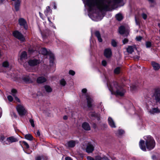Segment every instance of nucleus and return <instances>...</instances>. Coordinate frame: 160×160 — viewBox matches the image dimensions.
Here are the masks:
<instances>
[{
  "label": "nucleus",
  "mask_w": 160,
  "mask_h": 160,
  "mask_svg": "<svg viewBox=\"0 0 160 160\" xmlns=\"http://www.w3.org/2000/svg\"><path fill=\"white\" fill-rule=\"evenodd\" d=\"M122 0H86L85 5L89 8V10L92 11L96 9L100 11L109 10L117 3H119Z\"/></svg>",
  "instance_id": "obj_1"
},
{
  "label": "nucleus",
  "mask_w": 160,
  "mask_h": 160,
  "mask_svg": "<svg viewBox=\"0 0 160 160\" xmlns=\"http://www.w3.org/2000/svg\"><path fill=\"white\" fill-rule=\"evenodd\" d=\"M145 140V142L143 140H141L139 142V146L140 149L143 151H146V148L150 150L154 148L155 146V142L153 138L150 136H145L144 137Z\"/></svg>",
  "instance_id": "obj_2"
},
{
  "label": "nucleus",
  "mask_w": 160,
  "mask_h": 160,
  "mask_svg": "<svg viewBox=\"0 0 160 160\" xmlns=\"http://www.w3.org/2000/svg\"><path fill=\"white\" fill-rule=\"evenodd\" d=\"M107 85L112 94L122 96L125 93V90L122 87L118 86L117 82H113L111 84L108 82Z\"/></svg>",
  "instance_id": "obj_3"
},
{
  "label": "nucleus",
  "mask_w": 160,
  "mask_h": 160,
  "mask_svg": "<svg viewBox=\"0 0 160 160\" xmlns=\"http://www.w3.org/2000/svg\"><path fill=\"white\" fill-rule=\"evenodd\" d=\"M37 78V76L32 73L28 75L23 76L22 78V80L26 83H32Z\"/></svg>",
  "instance_id": "obj_4"
},
{
  "label": "nucleus",
  "mask_w": 160,
  "mask_h": 160,
  "mask_svg": "<svg viewBox=\"0 0 160 160\" xmlns=\"http://www.w3.org/2000/svg\"><path fill=\"white\" fill-rule=\"evenodd\" d=\"M82 93L85 94L87 101V106L89 108H91L93 106V100L90 96L87 93V89L83 88L82 89Z\"/></svg>",
  "instance_id": "obj_5"
},
{
  "label": "nucleus",
  "mask_w": 160,
  "mask_h": 160,
  "mask_svg": "<svg viewBox=\"0 0 160 160\" xmlns=\"http://www.w3.org/2000/svg\"><path fill=\"white\" fill-rule=\"evenodd\" d=\"M16 109L19 115L21 116L25 115L27 113V110L22 104L17 105Z\"/></svg>",
  "instance_id": "obj_6"
},
{
  "label": "nucleus",
  "mask_w": 160,
  "mask_h": 160,
  "mask_svg": "<svg viewBox=\"0 0 160 160\" xmlns=\"http://www.w3.org/2000/svg\"><path fill=\"white\" fill-rule=\"evenodd\" d=\"M152 97L156 101V102L160 103V88H158L155 89L154 92L152 96Z\"/></svg>",
  "instance_id": "obj_7"
},
{
  "label": "nucleus",
  "mask_w": 160,
  "mask_h": 160,
  "mask_svg": "<svg viewBox=\"0 0 160 160\" xmlns=\"http://www.w3.org/2000/svg\"><path fill=\"white\" fill-rule=\"evenodd\" d=\"M18 141V139L13 136H10L6 138L5 141L3 142L4 144L9 145L11 143Z\"/></svg>",
  "instance_id": "obj_8"
},
{
  "label": "nucleus",
  "mask_w": 160,
  "mask_h": 160,
  "mask_svg": "<svg viewBox=\"0 0 160 160\" xmlns=\"http://www.w3.org/2000/svg\"><path fill=\"white\" fill-rule=\"evenodd\" d=\"M13 35L15 38L21 42H24L25 40V38L22 34L18 31H14L13 32Z\"/></svg>",
  "instance_id": "obj_9"
},
{
  "label": "nucleus",
  "mask_w": 160,
  "mask_h": 160,
  "mask_svg": "<svg viewBox=\"0 0 160 160\" xmlns=\"http://www.w3.org/2000/svg\"><path fill=\"white\" fill-rule=\"evenodd\" d=\"M52 11L50 9L49 6H47L46 7V10L44 11V13L46 16L47 17L48 20L49 22V24H52V22L50 20V18L49 16L52 14Z\"/></svg>",
  "instance_id": "obj_10"
},
{
  "label": "nucleus",
  "mask_w": 160,
  "mask_h": 160,
  "mask_svg": "<svg viewBox=\"0 0 160 160\" xmlns=\"http://www.w3.org/2000/svg\"><path fill=\"white\" fill-rule=\"evenodd\" d=\"M18 22L20 26L23 27L25 29L28 28V25L26 20L22 18L18 19Z\"/></svg>",
  "instance_id": "obj_11"
},
{
  "label": "nucleus",
  "mask_w": 160,
  "mask_h": 160,
  "mask_svg": "<svg viewBox=\"0 0 160 160\" xmlns=\"http://www.w3.org/2000/svg\"><path fill=\"white\" fill-rule=\"evenodd\" d=\"M94 147L93 145L90 143H88L87 145L86 151L88 153H92L93 151Z\"/></svg>",
  "instance_id": "obj_12"
},
{
  "label": "nucleus",
  "mask_w": 160,
  "mask_h": 160,
  "mask_svg": "<svg viewBox=\"0 0 160 160\" xmlns=\"http://www.w3.org/2000/svg\"><path fill=\"white\" fill-rule=\"evenodd\" d=\"M40 62L39 60L36 59H31L28 61L29 65L31 66H36L39 64Z\"/></svg>",
  "instance_id": "obj_13"
},
{
  "label": "nucleus",
  "mask_w": 160,
  "mask_h": 160,
  "mask_svg": "<svg viewBox=\"0 0 160 160\" xmlns=\"http://www.w3.org/2000/svg\"><path fill=\"white\" fill-rule=\"evenodd\" d=\"M119 32L121 34H125L126 36L129 34L128 30H126L125 27L123 26H121L119 28Z\"/></svg>",
  "instance_id": "obj_14"
},
{
  "label": "nucleus",
  "mask_w": 160,
  "mask_h": 160,
  "mask_svg": "<svg viewBox=\"0 0 160 160\" xmlns=\"http://www.w3.org/2000/svg\"><path fill=\"white\" fill-rule=\"evenodd\" d=\"M27 54L26 52H22L19 58L18 59V61L20 63H22V61L23 59L27 58Z\"/></svg>",
  "instance_id": "obj_15"
},
{
  "label": "nucleus",
  "mask_w": 160,
  "mask_h": 160,
  "mask_svg": "<svg viewBox=\"0 0 160 160\" xmlns=\"http://www.w3.org/2000/svg\"><path fill=\"white\" fill-rule=\"evenodd\" d=\"M104 54L105 56L107 58H110L112 54L111 49L109 48L105 49Z\"/></svg>",
  "instance_id": "obj_16"
},
{
  "label": "nucleus",
  "mask_w": 160,
  "mask_h": 160,
  "mask_svg": "<svg viewBox=\"0 0 160 160\" xmlns=\"http://www.w3.org/2000/svg\"><path fill=\"white\" fill-rule=\"evenodd\" d=\"M108 122L109 125L112 128H115L116 127L115 122L111 117H108Z\"/></svg>",
  "instance_id": "obj_17"
},
{
  "label": "nucleus",
  "mask_w": 160,
  "mask_h": 160,
  "mask_svg": "<svg viewBox=\"0 0 160 160\" xmlns=\"http://www.w3.org/2000/svg\"><path fill=\"white\" fill-rule=\"evenodd\" d=\"M136 49V48L135 46H129L127 48V51L128 53L131 54Z\"/></svg>",
  "instance_id": "obj_18"
},
{
  "label": "nucleus",
  "mask_w": 160,
  "mask_h": 160,
  "mask_svg": "<svg viewBox=\"0 0 160 160\" xmlns=\"http://www.w3.org/2000/svg\"><path fill=\"white\" fill-rule=\"evenodd\" d=\"M21 1L20 0H17L15 2L14 8L16 11H17L19 10Z\"/></svg>",
  "instance_id": "obj_19"
},
{
  "label": "nucleus",
  "mask_w": 160,
  "mask_h": 160,
  "mask_svg": "<svg viewBox=\"0 0 160 160\" xmlns=\"http://www.w3.org/2000/svg\"><path fill=\"white\" fill-rule=\"evenodd\" d=\"M89 116L90 118H92L94 117L97 118V119L99 120L100 119L99 115L97 114L95 112H91L89 113Z\"/></svg>",
  "instance_id": "obj_20"
},
{
  "label": "nucleus",
  "mask_w": 160,
  "mask_h": 160,
  "mask_svg": "<svg viewBox=\"0 0 160 160\" xmlns=\"http://www.w3.org/2000/svg\"><path fill=\"white\" fill-rule=\"evenodd\" d=\"M46 81V78L43 77H40L37 78V82L38 83H42Z\"/></svg>",
  "instance_id": "obj_21"
},
{
  "label": "nucleus",
  "mask_w": 160,
  "mask_h": 160,
  "mask_svg": "<svg viewBox=\"0 0 160 160\" xmlns=\"http://www.w3.org/2000/svg\"><path fill=\"white\" fill-rule=\"evenodd\" d=\"M76 143V141L71 140L68 142L67 145L69 148H73L75 146Z\"/></svg>",
  "instance_id": "obj_22"
},
{
  "label": "nucleus",
  "mask_w": 160,
  "mask_h": 160,
  "mask_svg": "<svg viewBox=\"0 0 160 160\" xmlns=\"http://www.w3.org/2000/svg\"><path fill=\"white\" fill-rule=\"evenodd\" d=\"M82 128L86 130H90V127L88 123L86 122L83 123L82 125Z\"/></svg>",
  "instance_id": "obj_23"
},
{
  "label": "nucleus",
  "mask_w": 160,
  "mask_h": 160,
  "mask_svg": "<svg viewBox=\"0 0 160 160\" xmlns=\"http://www.w3.org/2000/svg\"><path fill=\"white\" fill-rule=\"evenodd\" d=\"M160 112V110L158 108H153L152 109L149 111V112L151 114H154L156 113H158Z\"/></svg>",
  "instance_id": "obj_24"
},
{
  "label": "nucleus",
  "mask_w": 160,
  "mask_h": 160,
  "mask_svg": "<svg viewBox=\"0 0 160 160\" xmlns=\"http://www.w3.org/2000/svg\"><path fill=\"white\" fill-rule=\"evenodd\" d=\"M152 64L154 69L155 70H158L160 68V65L158 63L154 62H152Z\"/></svg>",
  "instance_id": "obj_25"
},
{
  "label": "nucleus",
  "mask_w": 160,
  "mask_h": 160,
  "mask_svg": "<svg viewBox=\"0 0 160 160\" xmlns=\"http://www.w3.org/2000/svg\"><path fill=\"white\" fill-rule=\"evenodd\" d=\"M96 36L99 42H102V41L101 36L100 34L98 31H96L95 33Z\"/></svg>",
  "instance_id": "obj_26"
},
{
  "label": "nucleus",
  "mask_w": 160,
  "mask_h": 160,
  "mask_svg": "<svg viewBox=\"0 0 160 160\" xmlns=\"http://www.w3.org/2000/svg\"><path fill=\"white\" fill-rule=\"evenodd\" d=\"M153 160H160V154L156 153L152 157Z\"/></svg>",
  "instance_id": "obj_27"
},
{
  "label": "nucleus",
  "mask_w": 160,
  "mask_h": 160,
  "mask_svg": "<svg viewBox=\"0 0 160 160\" xmlns=\"http://www.w3.org/2000/svg\"><path fill=\"white\" fill-rule=\"evenodd\" d=\"M97 160H109L106 157L104 156L101 157L100 156H98L96 157Z\"/></svg>",
  "instance_id": "obj_28"
},
{
  "label": "nucleus",
  "mask_w": 160,
  "mask_h": 160,
  "mask_svg": "<svg viewBox=\"0 0 160 160\" xmlns=\"http://www.w3.org/2000/svg\"><path fill=\"white\" fill-rule=\"evenodd\" d=\"M44 88L45 90L47 92H51L52 91V89L51 87L48 85H45L44 87Z\"/></svg>",
  "instance_id": "obj_29"
},
{
  "label": "nucleus",
  "mask_w": 160,
  "mask_h": 160,
  "mask_svg": "<svg viewBox=\"0 0 160 160\" xmlns=\"http://www.w3.org/2000/svg\"><path fill=\"white\" fill-rule=\"evenodd\" d=\"M25 138L28 140L31 141L33 139V137L31 134H27L25 136Z\"/></svg>",
  "instance_id": "obj_30"
},
{
  "label": "nucleus",
  "mask_w": 160,
  "mask_h": 160,
  "mask_svg": "<svg viewBox=\"0 0 160 160\" xmlns=\"http://www.w3.org/2000/svg\"><path fill=\"white\" fill-rule=\"evenodd\" d=\"M48 158L46 156H42L41 157L38 156L36 158V160H41L42 159L43 160H47L48 159Z\"/></svg>",
  "instance_id": "obj_31"
},
{
  "label": "nucleus",
  "mask_w": 160,
  "mask_h": 160,
  "mask_svg": "<svg viewBox=\"0 0 160 160\" xmlns=\"http://www.w3.org/2000/svg\"><path fill=\"white\" fill-rule=\"evenodd\" d=\"M41 52L44 55H47L48 54V52L45 48H42Z\"/></svg>",
  "instance_id": "obj_32"
},
{
  "label": "nucleus",
  "mask_w": 160,
  "mask_h": 160,
  "mask_svg": "<svg viewBox=\"0 0 160 160\" xmlns=\"http://www.w3.org/2000/svg\"><path fill=\"white\" fill-rule=\"evenodd\" d=\"M116 18L118 21H121L122 18V15L120 14H117L116 16Z\"/></svg>",
  "instance_id": "obj_33"
},
{
  "label": "nucleus",
  "mask_w": 160,
  "mask_h": 160,
  "mask_svg": "<svg viewBox=\"0 0 160 160\" xmlns=\"http://www.w3.org/2000/svg\"><path fill=\"white\" fill-rule=\"evenodd\" d=\"M60 84L63 86H65L66 84V82L64 79L61 80L60 81Z\"/></svg>",
  "instance_id": "obj_34"
},
{
  "label": "nucleus",
  "mask_w": 160,
  "mask_h": 160,
  "mask_svg": "<svg viewBox=\"0 0 160 160\" xmlns=\"http://www.w3.org/2000/svg\"><path fill=\"white\" fill-rule=\"evenodd\" d=\"M152 42L150 41H147L146 42V47L147 48H150L152 46Z\"/></svg>",
  "instance_id": "obj_35"
},
{
  "label": "nucleus",
  "mask_w": 160,
  "mask_h": 160,
  "mask_svg": "<svg viewBox=\"0 0 160 160\" xmlns=\"http://www.w3.org/2000/svg\"><path fill=\"white\" fill-rule=\"evenodd\" d=\"M11 92L12 95L14 96H16V94L17 93V91L15 89H12L11 90Z\"/></svg>",
  "instance_id": "obj_36"
},
{
  "label": "nucleus",
  "mask_w": 160,
  "mask_h": 160,
  "mask_svg": "<svg viewBox=\"0 0 160 160\" xmlns=\"http://www.w3.org/2000/svg\"><path fill=\"white\" fill-rule=\"evenodd\" d=\"M120 68L119 67H117L114 70V72L115 73L118 74L120 72Z\"/></svg>",
  "instance_id": "obj_37"
},
{
  "label": "nucleus",
  "mask_w": 160,
  "mask_h": 160,
  "mask_svg": "<svg viewBox=\"0 0 160 160\" xmlns=\"http://www.w3.org/2000/svg\"><path fill=\"white\" fill-rule=\"evenodd\" d=\"M50 62H52L53 63V60L54 59V56L53 54H50Z\"/></svg>",
  "instance_id": "obj_38"
},
{
  "label": "nucleus",
  "mask_w": 160,
  "mask_h": 160,
  "mask_svg": "<svg viewBox=\"0 0 160 160\" xmlns=\"http://www.w3.org/2000/svg\"><path fill=\"white\" fill-rule=\"evenodd\" d=\"M2 65L4 67H8L9 66V63L7 61H6L3 62Z\"/></svg>",
  "instance_id": "obj_39"
},
{
  "label": "nucleus",
  "mask_w": 160,
  "mask_h": 160,
  "mask_svg": "<svg viewBox=\"0 0 160 160\" xmlns=\"http://www.w3.org/2000/svg\"><path fill=\"white\" fill-rule=\"evenodd\" d=\"M135 23L136 25H139L140 24V21L139 19L135 17Z\"/></svg>",
  "instance_id": "obj_40"
},
{
  "label": "nucleus",
  "mask_w": 160,
  "mask_h": 160,
  "mask_svg": "<svg viewBox=\"0 0 160 160\" xmlns=\"http://www.w3.org/2000/svg\"><path fill=\"white\" fill-rule=\"evenodd\" d=\"M29 122L32 126L33 127H34L35 125L34 124V120L32 119H30L29 120Z\"/></svg>",
  "instance_id": "obj_41"
},
{
  "label": "nucleus",
  "mask_w": 160,
  "mask_h": 160,
  "mask_svg": "<svg viewBox=\"0 0 160 160\" xmlns=\"http://www.w3.org/2000/svg\"><path fill=\"white\" fill-rule=\"evenodd\" d=\"M112 45L114 47H115L117 46V43L114 40H112Z\"/></svg>",
  "instance_id": "obj_42"
},
{
  "label": "nucleus",
  "mask_w": 160,
  "mask_h": 160,
  "mask_svg": "<svg viewBox=\"0 0 160 160\" xmlns=\"http://www.w3.org/2000/svg\"><path fill=\"white\" fill-rule=\"evenodd\" d=\"M8 100L10 102H12L13 100V98L12 97L11 95H9L7 97Z\"/></svg>",
  "instance_id": "obj_43"
},
{
  "label": "nucleus",
  "mask_w": 160,
  "mask_h": 160,
  "mask_svg": "<svg viewBox=\"0 0 160 160\" xmlns=\"http://www.w3.org/2000/svg\"><path fill=\"white\" fill-rule=\"evenodd\" d=\"M69 73L70 75L73 76L75 74V72L72 70H70L69 72Z\"/></svg>",
  "instance_id": "obj_44"
},
{
  "label": "nucleus",
  "mask_w": 160,
  "mask_h": 160,
  "mask_svg": "<svg viewBox=\"0 0 160 160\" xmlns=\"http://www.w3.org/2000/svg\"><path fill=\"white\" fill-rule=\"evenodd\" d=\"M23 143L26 147L27 148H28L29 147V145L25 141H23L22 142Z\"/></svg>",
  "instance_id": "obj_45"
},
{
  "label": "nucleus",
  "mask_w": 160,
  "mask_h": 160,
  "mask_svg": "<svg viewBox=\"0 0 160 160\" xmlns=\"http://www.w3.org/2000/svg\"><path fill=\"white\" fill-rule=\"evenodd\" d=\"M102 64L103 66L105 67L107 65V62L105 60H103L102 62Z\"/></svg>",
  "instance_id": "obj_46"
},
{
  "label": "nucleus",
  "mask_w": 160,
  "mask_h": 160,
  "mask_svg": "<svg viewBox=\"0 0 160 160\" xmlns=\"http://www.w3.org/2000/svg\"><path fill=\"white\" fill-rule=\"evenodd\" d=\"M96 158V157L95 158ZM87 159L88 160H97L96 159H95L93 158L91 156H88L87 157Z\"/></svg>",
  "instance_id": "obj_47"
},
{
  "label": "nucleus",
  "mask_w": 160,
  "mask_h": 160,
  "mask_svg": "<svg viewBox=\"0 0 160 160\" xmlns=\"http://www.w3.org/2000/svg\"><path fill=\"white\" fill-rule=\"evenodd\" d=\"M5 139V137L3 136H2L1 137H0V140L2 141H3Z\"/></svg>",
  "instance_id": "obj_48"
},
{
  "label": "nucleus",
  "mask_w": 160,
  "mask_h": 160,
  "mask_svg": "<svg viewBox=\"0 0 160 160\" xmlns=\"http://www.w3.org/2000/svg\"><path fill=\"white\" fill-rule=\"evenodd\" d=\"M142 18L144 19H146L147 18V15L144 13H143L142 14Z\"/></svg>",
  "instance_id": "obj_49"
},
{
  "label": "nucleus",
  "mask_w": 160,
  "mask_h": 160,
  "mask_svg": "<svg viewBox=\"0 0 160 160\" xmlns=\"http://www.w3.org/2000/svg\"><path fill=\"white\" fill-rule=\"evenodd\" d=\"M142 37L140 36H137L136 38V39L138 41H140L142 39Z\"/></svg>",
  "instance_id": "obj_50"
},
{
  "label": "nucleus",
  "mask_w": 160,
  "mask_h": 160,
  "mask_svg": "<svg viewBox=\"0 0 160 160\" xmlns=\"http://www.w3.org/2000/svg\"><path fill=\"white\" fill-rule=\"evenodd\" d=\"M118 134L121 135L124 132V131L122 130H119L118 131Z\"/></svg>",
  "instance_id": "obj_51"
},
{
  "label": "nucleus",
  "mask_w": 160,
  "mask_h": 160,
  "mask_svg": "<svg viewBox=\"0 0 160 160\" xmlns=\"http://www.w3.org/2000/svg\"><path fill=\"white\" fill-rule=\"evenodd\" d=\"M122 41L123 43L124 44H125L128 42V40L127 38H125Z\"/></svg>",
  "instance_id": "obj_52"
},
{
  "label": "nucleus",
  "mask_w": 160,
  "mask_h": 160,
  "mask_svg": "<svg viewBox=\"0 0 160 160\" xmlns=\"http://www.w3.org/2000/svg\"><path fill=\"white\" fill-rule=\"evenodd\" d=\"M15 97V100L17 101L18 102H20V99L17 97L16 96H15V97Z\"/></svg>",
  "instance_id": "obj_53"
},
{
  "label": "nucleus",
  "mask_w": 160,
  "mask_h": 160,
  "mask_svg": "<svg viewBox=\"0 0 160 160\" xmlns=\"http://www.w3.org/2000/svg\"><path fill=\"white\" fill-rule=\"evenodd\" d=\"M35 51L34 50H32L31 49H29V51L30 52V53H32L34 51Z\"/></svg>",
  "instance_id": "obj_54"
},
{
  "label": "nucleus",
  "mask_w": 160,
  "mask_h": 160,
  "mask_svg": "<svg viewBox=\"0 0 160 160\" xmlns=\"http://www.w3.org/2000/svg\"><path fill=\"white\" fill-rule=\"evenodd\" d=\"M37 135L38 136H39L40 135V132H39V131H38L37 132Z\"/></svg>",
  "instance_id": "obj_55"
},
{
  "label": "nucleus",
  "mask_w": 160,
  "mask_h": 160,
  "mask_svg": "<svg viewBox=\"0 0 160 160\" xmlns=\"http://www.w3.org/2000/svg\"><path fill=\"white\" fill-rule=\"evenodd\" d=\"M65 160H72L71 158L69 157H66L65 158Z\"/></svg>",
  "instance_id": "obj_56"
},
{
  "label": "nucleus",
  "mask_w": 160,
  "mask_h": 160,
  "mask_svg": "<svg viewBox=\"0 0 160 160\" xmlns=\"http://www.w3.org/2000/svg\"><path fill=\"white\" fill-rule=\"evenodd\" d=\"M63 118L64 120H67L68 119V117L67 116H64L63 117Z\"/></svg>",
  "instance_id": "obj_57"
},
{
  "label": "nucleus",
  "mask_w": 160,
  "mask_h": 160,
  "mask_svg": "<svg viewBox=\"0 0 160 160\" xmlns=\"http://www.w3.org/2000/svg\"><path fill=\"white\" fill-rule=\"evenodd\" d=\"M39 15H40V17L42 18L43 20V18L42 17V13H41V12H39Z\"/></svg>",
  "instance_id": "obj_58"
},
{
  "label": "nucleus",
  "mask_w": 160,
  "mask_h": 160,
  "mask_svg": "<svg viewBox=\"0 0 160 160\" xmlns=\"http://www.w3.org/2000/svg\"><path fill=\"white\" fill-rule=\"evenodd\" d=\"M12 115L15 118H16L17 117V115H16L15 114V113H14V112H13L12 113Z\"/></svg>",
  "instance_id": "obj_59"
},
{
  "label": "nucleus",
  "mask_w": 160,
  "mask_h": 160,
  "mask_svg": "<svg viewBox=\"0 0 160 160\" xmlns=\"http://www.w3.org/2000/svg\"><path fill=\"white\" fill-rule=\"evenodd\" d=\"M131 88L133 89H135V86H134V85H132V86H131Z\"/></svg>",
  "instance_id": "obj_60"
},
{
  "label": "nucleus",
  "mask_w": 160,
  "mask_h": 160,
  "mask_svg": "<svg viewBox=\"0 0 160 160\" xmlns=\"http://www.w3.org/2000/svg\"><path fill=\"white\" fill-rule=\"evenodd\" d=\"M4 1V0H0V4L2 3Z\"/></svg>",
  "instance_id": "obj_61"
},
{
  "label": "nucleus",
  "mask_w": 160,
  "mask_h": 160,
  "mask_svg": "<svg viewBox=\"0 0 160 160\" xmlns=\"http://www.w3.org/2000/svg\"><path fill=\"white\" fill-rule=\"evenodd\" d=\"M158 26L160 28V29H159V32H160V23H158Z\"/></svg>",
  "instance_id": "obj_62"
},
{
  "label": "nucleus",
  "mask_w": 160,
  "mask_h": 160,
  "mask_svg": "<svg viewBox=\"0 0 160 160\" xmlns=\"http://www.w3.org/2000/svg\"><path fill=\"white\" fill-rule=\"evenodd\" d=\"M13 76V75L12 74L10 76H8V78H10L11 77H12Z\"/></svg>",
  "instance_id": "obj_63"
},
{
  "label": "nucleus",
  "mask_w": 160,
  "mask_h": 160,
  "mask_svg": "<svg viewBox=\"0 0 160 160\" xmlns=\"http://www.w3.org/2000/svg\"><path fill=\"white\" fill-rule=\"evenodd\" d=\"M93 127H94V128H96V125L94 124L93 125Z\"/></svg>",
  "instance_id": "obj_64"
}]
</instances>
